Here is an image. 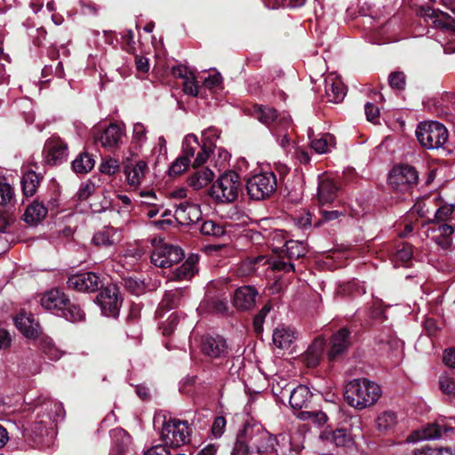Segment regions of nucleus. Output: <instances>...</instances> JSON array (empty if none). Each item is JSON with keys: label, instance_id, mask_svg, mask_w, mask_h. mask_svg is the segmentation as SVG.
<instances>
[{"label": "nucleus", "instance_id": "nucleus-8", "mask_svg": "<svg viewBox=\"0 0 455 455\" xmlns=\"http://www.w3.org/2000/svg\"><path fill=\"white\" fill-rule=\"evenodd\" d=\"M184 258V252L179 246L164 244L156 248L150 256L151 262L159 267H170Z\"/></svg>", "mask_w": 455, "mask_h": 455}, {"label": "nucleus", "instance_id": "nucleus-10", "mask_svg": "<svg viewBox=\"0 0 455 455\" xmlns=\"http://www.w3.org/2000/svg\"><path fill=\"white\" fill-rule=\"evenodd\" d=\"M125 134L124 128L111 124L105 130L95 136V143L100 145L107 150H114L119 148L122 139Z\"/></svg>", "mask_w": 455, "mask_h": 455}, {"label": "nucleus", "instance_id": "nucleus-58", "mask_svg": "<svg viewBox=\"0 0 455 455\" xmlns=\"http://www.w3.org/2000/svg\"><path fill=\"white\" fill-rule=\"evenodd\" d=\"M13 191L7 183H0V204H6L12 198Z\"/></svg>", "mask_w": 455, "mask_h": 455}, {"label": "nucleus", "instance_id": "nucleus-32", "mask_svg": "<svg viewBox=\"0 0 455 455\" xmlns=\"http://www.w3.org/2000/svg\"><path fill=\"white\" fill-rule=\"evenodd\" d=\"M336 146V140L332 134L324 133L319 138L312 139L310 141L311 148L317 154H327Z\"/></svg>", "mask_w": 455, "mask_h": 455}, {"label": "nucleus", "instance_id": "nucleus-36", "mask_svg": "<svg viewBox=\"0 0 455 455\" xmlns=\"http://www.w3.org/2000/svg\"><path fill=\"white\" fill-rule=\"evenodd\" d=\"M196 258H188L180 267L175 269L172 279L184 281L192 278L196 272Z\"/></svg>", "mask_w": 455, "mask_h": 455}, {"label": "nucleus", "instance_id": "nucleus-19", "mask_svg": "<svg viewBox=\"0 0 455 455\" xmlns=\"http://www.w3.org/2000/svg\"><path fill=\"white\" fill-rule=\"evenodd\" d=\"M347 94V90L342 81L335 75L330 74L325 78V96L330 102L339 103Z\"/></svg>", "mask_w": 455, "mask_h": 455}, {"label": "nucleus", "instance_id": "nucleus-31", "mask_svg": "<svg viewBox=\"0 0 455 455\" xmlns=\"http://www.w3.org/2000/svg\"><path fill=\"white\" fill-rule=\"evenodd\" d=\"M324 349V340L323 339H316L307 347L304 354V361L308 367H315L322 357Z\"/></svg>", "mask_w": 455, "mask_h": 455}, {"label": "nucleus", "instance_id": "nucleus-60", "mask_svg": "<svg viewBox=\"0 0 455 455\" xmlns=\"http://www.w3.org/2000/svg\"><path fill=\"white\" fill-rule=\"evenodd\" d=\"M221 83L222 77L220 73H214L204 78V86L209 89L216 88L220 86Z\"/></svg>", "mask_w": 455, "mask_h": 455}, {"label": "nucleus", "instance_id": "nucleus-28", "mask_svg": "<svg viewBox=\"0 0 455 455\" xmlns=\"http://www.w3.org/2000/svg\"><path fill=\"white\" fill-rule=\"evenodd\" d=\"M295 339V332L290 327L280 325L274 330L273 343L278 348H289L294 342Z\"/></svg>", "mask_w": 455, "mask_h": 455}, {"label": "nucleus", "instance_id": "nucleus-18", "mask_svg": "<svg viewBox=\"0 0 455 455\" xmlns=\"http://www.w3.org/2000/svg\"><path fill=\"white\" fill-rule=\"evenodd\" d=\"M250 442L259 455L273 452L276 443L272 435L261 428H258L250 437Z\"/></svg>", "mask_w": 455, "mask_h": 455}, {"label": "nucleus", "instance_id": "nucleus-41", "mask_svg": "<svg viewBox=\"0 0 455 455\" xmlns=\"http://www.w3.org/2000/svg\"><path fill=\"white\" fill-rule=\"evenodd\" d=\"M198 139L194 134H188L185 137L182 143V156L191 158L201 150Z\"/></svg>", "mask_w": 455, "mask_h": 455}, {"label": "nucleus", "instance_id": "nucleus-43", "mask_svg": "<svg viewBox=\"0 0 455 455\" xmlns=\"http://www.w3.org/2000/svg\"><path fill=\"white\" fill-rule=\"evenodd\" d=\"M62 316L72 323L80 322L84 319V313L77 305L71 304L69 301L60 311Z\"/></svg>", "mask_w": 455, "mask_h": 455}, {"label": "nucleus", "instance_id": "nucleus-33", "mask_svg": "<svg viewBox=\"0 0 455 455\" xmlns=\"http://www.w3.org/2000/svg\"><path fill=\"white\" fill-rule=\"evenodd\" d=\"M47 209L40 203L35 202L31 204L25 211L24 220L28 224L36 225L45 218Z\"/></svg>", "mask_w": 455, "mask_h": 455}, {"label": "nucleus", "instance_id": "nucleus-12", "mask_svg": "<svg viewBox=\"0 0 455 455\" xmlns=\"http://www.w3.org/2000/svg\"><path fill=\"white\" fill-rule=\"evenodd\" d=\"M67 283L69 288L78 291L93 292L99 289L101 281L95 273L85 272L71 275Z\"/></svg>", "mask_w": 455, "mask_h": 455}, {"label": "nucleus", "instance_id": "nucleus-51", "mask_svg": "<svg viewBox=\"0 0 455 455\" xmlns=\"http://www.w3.org/2000/svg\"><path fill=\"white\" fill-rule=\"evenodd\" d=\"M389 85L396 90H403L405 86V75L403 72H393L388 77Z\"/></svg>", "mask_w": 455, "mask_h": 455}, {"label": "nucleus", "instance_id": "nucleus-40", "mask_svg": "<svg viewBox=\"0 0 455 455\" xmlns=\"http://www.w3.org/2000/svg\"><path fill=\"white\" fill-rule=\"evenodd\" d=\"M285 252L290 259H297L307 253L306 245L299 241L289 240L284 243Z\"/></svg>", "mask_w": 455, "mask_h": 455}, {"label": "nucleus", "instance_id": "nucleus-20", "mask_svg": "<svg viewBox=\"0 0 455 455\" xmlns=\"http://www.w3.org/2000/svg\"><path fill=\"white\" fill-rule=\"evenodd\" d=\"M48 161L57 164L68 156V145L60 138L53 137L45 143Z\"/></svg>", "mask_w": 455, "mask_h": 455}, {"label": "nucleus", "instance_id": "nucleus-50", "mask_svg": "<svg viewBox=\"0 0 455 455\" xmlns=\"http://www.w3.org/2000/svg\"><path fill=\"white\" fill-rule=\"evenodd\" d=\"M439 387L443 393L455 395V380L447 374H443L439 379Z\"/></svg>", "mask_w": 455, "mask_h": 455}, {"label": "nucleus", "instance_id": "nucleus-25", "mask_svg": "<svg viewBox=\"0 0 455 455\" xmlns=\"http://www.w3.org/2000/svg\"><path fill=\"white\" fill-rule=\"evenodd\" d=\"M320 437L337 447H349L354 443L352 435L345 428L326 429L321 434Z\"/></svg>", "mask_w": 455, "mask_h": 455}, {"label": "nucleus", "instance_id": "nucleus-11", "mask_svg": "<svg viewBox=\"0 0 455 455\" xmlns=\"http://www.w3.org/2000/svg\"><path fill=\"white\" fill-rule=\"evenodd\" d=\"M149 172L148 165L144 160L137 162H128L124 164V174L127 184L134 188H138L145 180Z\"/></svg>", "mask_w": 455, "mask_h": 455}, {"label": "nucleus", "instance_id": "nucleus-38", "mask_svg": "<svg viewBox=\"0 0 455 455\" xmlns=\"http://www.w3.org/2000/svg\"><path fill=\"white\" fill-rule=\"evenodd\" d=\"M411 441L435 440L442 436V427L438 424H429L421 430L415 432Z\"/></svg>", "mask_w": 455, "mask_h": 455}, {"label": "nucleus", "instance_id": "nucleus-49", "mask_svg": "<svg viewBox=\"0 0 455 455\" xmlns=\"http://www.w3.org/2000/svg\"><path fill=\"white\" fill-rule=\"evenodd\" d=\"M148 130L142 123H136L132 129V142L142 145L147 140Z\"/></svg>", "mask_w": 455, "mask_h": 455}, {"label": "nucleus", "instance_id": "nucleus-2", "mask_svg": "<svg viewBox=\"0 0 455 455\" xmlns=\"http://www.w3.org/2000/svg\"><path fill=\"white\" fill-rule=\"evenodd\" d=\"M416 136L419 144L426 149H438L447 142L449 133L441 123L428 121L418 125Z\"/></svg>", "mask_w": 455, "mask_h": 455}, {"label": "nucleus", "instance_id": "nucleus-4", "mask_svg": "<svg viewBox=\"0 0 455 455\" xmlns=\"http://www.w3.org/2000/svg\"><path fill=\"white\" fill-rule=\"evenodd\" d=\"M191 433L187 421L171 419L163 425L161 436L164 445L178 448L189 442Z\"/></svg>", "mask_w": 455, "mask_h": 455}, {"label": "nucleus", "instance_id": "nucleus-15", "mask_svg": "<svg viewBox=\"0 0 455 455\" xmlns=\"http://www.w3.org/2000/svg\"><path fill=\"white\" fill-rule=\"evenodd\" d=\"M139 195L140 199L138 203L148 218H154L164 208L162 198L158 197L155 191L141 190Z\"/></svg>", "mask_w": 455, "mask_h": 455}, {"label": "nucleus", "instance_id": "nucleus-16", "mask_svg": "<svg viewBox=\"0 0 455 455\" xmlns=\"http://www.w3.org/2000/svg\"><path fill=\"white\" fill-rule=\"evenodd\" d=\"M174 217L180 225L188 226L197 222L202 217V212L198 204L183 202L177 206Z\"/></svg>", "mask_w": 455, "mask_h": 455}, {"label": "nucleus", "instance_id": "nucleus-34", "mask_svg": "<svg viewBox=\"0 0 455 455\" xmlns=\"http://www.w3.org/2000/svg\"><path fill=\"white\" fill-rule=\"evenodd\" d=\"M213 178V172L208 168H204L196 172L189 177L188 184L194 189L198 190L209 185L212 181Z\"/></svg>", "mask_w": 455, "mask_h": 455}, {"label": "nucleus", "instance_id": "nucleus-45", "mask_svg": "<svg viewBox=\"0 0 455 455\" xmlns=\"http://www.w3.org/2000/svg\"><path fill=\"white\" fill-rule=\"evenodd\" d=\"M183 91L186 94L196 97L200 93V87L195 72L189 71L188 75H184Z\"/></svg>", "mask_w": 455, "mask_h": 455}, {"label": "nucleus", "instance_id": "nucleus-1", "mask_svg": "<svg viewBox=\"0 0 455 455\" xmlns=\"http://www.w3.org/2000/svg\"><path fill=\"white\" fill-rule=\"evenodd\" d=\"M381 394L382 390L377 383L367 379H357L346 385L344 396L350 406L362 410L376 403Z\"/></svg>", "mask_w": 455, "mask_h": 455}, {"label": "nucleus", "instance_id": "nucleus-5", "mask_svg": "<svg viewBox=\"0 0 455 455\" xmlns=\"http://www.w3.org/2000/svg\"><path fill=\"white\" fill-rule=\"evenodd\" d=\"M277 181L273 172H263L248 179L246 189L251 198L264 200L270 197L276 190Z\"/></svg>", "mask_w": 455, "mask_h": 455}, {"label": "nucleus", "instance_id": "nucleus-62", "mask_svg": "<svg viewBox=\"0 0 455 455\" xmlns=\"http://www.w3.org/2000/svg\"><path fill=\"white\" fill-rule=\"evenodd\" d=\"M273 269L283 272H291L294 270V265L281 259H275L271 262Z\"/></svg>", "mask_w": 455, "mask_h": 455}, {"label": "nucleus", "instance_id": "nucleus-42", "mask_svg": "<svg viewBox=\"0 0 455 455\" xmlns=\"http://www.w3.org/2000/svg\"><path fill=\"white\" fill-rule=\"evenodd\" d=\"M200 233L206 236L220 237L225 235V228L213 220H205L200 227Z\"/></svg>", "mask_w": 455, "mask_h": 455}, {"label": "nucleus", "instance_id": "nucleus-22", "mask_svg": "<svg viewBox=\"0 0 455 455\" xmlns=\"http://www.w3.org/2000/svg\"><path fill=\"white\" fill-rule=\"evenodd\" d=\"M350 332L347 329L342 328L333 334L331 341V348L328 352L330 360H334L343 354L350 346Z\"/></svg>", "mask_w": 455, "mask_h": 455}, {"label": "nucleus", "instance_id": "nucleus-23", "mask_svg": "<svg viewBox=\"0 0 455 455\" xmlns=\"http://www.w3.org/2000/svg\"><path fill=\"white\" fill-rule=\"evenodd\" d=\"M257 291L251 286H242L234 294V305L238 309L251 308L256 302Z\"/></svg>", "mask_w": 455, "mask_h": 455}, {"label": "nucleus", "instance_id": "nucleus-7", "mask_svg": "<svg viewBox=\"0 0 455 455\" xmlns=\"http://www.w3.org/2000/svg\"><path fill=\"white\" fill-rule=\"evenodd\" d=\"M96 302L106 316L116 317L119 314L122 300L116 285L105 287L96 297Z\"/></svg>", "mask_w": 455, "mask_h": 455}, {"label": "nucleus", "instance_id": "nucleus-63", "mask_svg": "<svg viewBox=\"0 0 455 455\" xmlns=\"http://www.w3.org/2000/svg\"><path fill=\"white\" fill-rule=\"evenodd\" d=\"M44 353L51 360H59L61 357V352L55 347L51 341H46V347H44Z\"/></svg>", "mask_w": 455, "mask_h": 455}, {"label": "nucleus", "instance_id": "nucleus-61", "mask_svg": "<svg viewBox=\"0 0 455 455\" xmlns=\"http://www.w3.org/2000/svg\"><path fill=\"white\" fill-rule=\"evenodd\" d=\"M365 115L369 121L375 123L379 115V109L372 103L367 102L364 106Z\"/></svg>", "mask_w": 455, "mask_h": 455}, {"label": "nucleus", "instance_id": "nucleus-55", "mask_svg": "<svg viewBox=\"0 0 455 455\" xmlns=\"http://www.w3.org/2000/svg\"><path fill=\"white\" fill-rule=\"evenodd\" d=\"M415 455H453L452 451L448 448H430L424 447L418 450Z\"/></svg>", "mask_w": 455, "mask_h": 455}, {"label": "nucleus", "instance_id": "nucleus-54", "mask_svg": "<svg viewBox=\"0 0 455 455\" xmlns=\"http://www.w3.org/2000/svg\"><path fill=\"white\" fill-rule=\"evenodd\" d=\"M434 200L431 198H427L425 201L417 202L412 210L416 212L420 217H427V215L431 212L430 204H432Z\"/></svg>", "mask_w": 455, "mask_h": 455}, {"label": "nucleus", "instance_id": "nucleus-24", "mask_svg": "<svg viewBox=\"0 0 455 455\" xmlns=\"http://www.w3.org/2000/svg\"><path fill=\"white\" fill-rule=\"evenodd\" d=\"M454 228L451 225L441 224L437 228L427 230V236L435 240L442 249H448L452 243Z\"/></svg>", "mask_w": 455, "mask_h": 455}, {"label": "nucleus", "instance_id": "nucleus-3", "mask_svg": "<svg viewBox=\"0 0 455 455\" xmlns=\"http://www.w3.org/2000/svg\"><path fill=\"white\" fill-rule=\"evenodd\" d=\"M240 176L235 172L222 174L211 188V196L220 203H232L238 197Z\"/></svg>", "mask_w": 455, "mask_h": 455}, {"label": "nucleus", "instance_id": "nucleus-29", "mask_svg": "<svg viewBox=\"0 0 455 455\" xmlns=\"http://www.w3.org/2000/svg\"><path fill=\"white\" fill-rule=\"evenodd\" d=\"M397 424V415L392 411L379 413L375 420L376 429L384 435L392 432Z\"/></svg>", "mask_w": 455, "mask_h": 455}, {"label": "nucleus", "instance_id": "nucleus-46", "mask_svg": "<svg viewBox=\"0 0 455 455\" xmlns=\"http://www.w3.org/2000/svg\"><path fill=\"white\" fill-rule=\"evenodd\" d=\"M190 159L187 156H180L178 157L169 168V174L171 176H177L184 172L190 164Z\"/></svg>", "mask_w": 455, "mask_h": 455}, {"label": "nucleus", "instance_id": "nucleus-30", "mask_svg": "<svg viewBox=\"0 0 455 455\" xmlns=\"http://www.w3.org/2000/svg\"><path fill=\"white\" fill-rule=\"evenodd\" d=\"M291 125V119L289 116L280 117L278 123L274 124L271 128V132L279 140L282 148H286L290 145V139L288 134V128Z\"/></svg>", "mask_w": 455, "mask_h": 455}, {"label": "nucleus", "instance_id": "nucleus-48", "mask_svg": "<svg viewBox=\"0 0 455 455\" xmlns=\"http://www.w3.org/2000/svg\"><path fill=\"white\" fill-rule=\"evenodd\" d=\"M119 168L118 160L112 157L104 159L100 165V171L107 175H114L119 171Z\"/></svg>", "mask_w": 455, "mask_h": 455}, {"label": "nucleus", "instance_id": "nucleus-39", "mask_svg": "<svg viewBox=\"0 0 455 455\" xmlns=\"http://www.w3.org/2000/svg\"><path fill=\"white\" fill-rule=\"evenodd\" d=\"M38 184L39 177L35 172H27L22 176L21 186L26 196H32L36 193Z\"/></svg>", "mask_w": 455, "mask_h": 455}, {"label": "nucleus", "instance_id": "nucleus-9", "mask_svg": "<svg viewBox=\"0 0 455 455\" xmlns=\"http://www.w3.org/2000/svg\"><path fill=\"white\" fill-rule=\"evenodd\" d=\"M339 186L337 181L327 174L318 176L316 200L320 206L332 204L338 197Z\"/></svg>", "mask_w": 455, "mask_h": 455}, {"label": "nucleus", "instance_id": "nucleus-17", "mask_svg": "<svg viewBox=\"0 0 455 455\" xmlns=\"http://www.w3.org/2000/svg\"><path fill=\"white\" fill-rule=\"evenodd\" d=\"M68 302V297L58 289H52L44 292L40 299L41 306L44 309L53 311L57 315L67 306Z\"/></svg>", "mask_w": 455, "mask_h": 455}, {"label": "nucleus", "instance_id": "nucleus-47", "mask_svg": "<svg viewBox=\"0 0 455 455\" xmlns=\"http://www.w3.org/2000/svg\"><path fill=\"white\" fill-rule=\"evenodd\" d=\"M182 291L180 290L171 291L164 295L162 300L163 307H168L170 309L180 305Z\"/></svg>", "mask_w": 455, "mask_h": 455}, {"label": "nucleus", "instance_id": "nucleus-59", "mask_svg": "<svg viewBox=\"0 0 455 455\" xmlns=\"http://www.w3.org/2000/svg\"><path fill=\"white\" fill-rule=\"evenodd\" d=\"M125 287L133 294L139 295L143 291V283L134 278H127L124 280Z\"/></svg>", "mask_w": 455, "mask_h": 455}, {"label": "nucleus", "instance_id": "nucleus-56", "mask_svg": "<svg viewBox=\"0 0 455 455\" xmlns=\"http://www.w3.org/2000/svg\"><path fill=\"white\" fill-rule=\"evenodd\" d=\"M226 419L222 416L217 417L212 427V433L215 438H220L225 432Z\"/></svg>", "mask_w": 455, "mask_h": 455}, {"label": "nucleus", "instance_id": "nucleus-37", "mask_svg": "<svg viewBox=\"0 0 455 455\" xmlns=\"http://www.w3.org/2000/svg\"><path fill=\"white\" fill-rule=\"evenodd\" d=\"M95 161L88 153H81L73 162L72 168L75 172L84 174L89 172L94 166Z\"/></svg>", "mask_w": 455, "mask_h": 455}, {"label": "nucleus", "instance_id": "nucleus-13", "mask_svg": "<svg viewBox=\"0 0 455 455\" xmlns=\"http://www.w3.org/2000/svg\"><path fill=\"white\" fill-rule=\"evenodd\" d=\"M201 351L211 358H220L228 355V344L226 339L220 336H204L201 341Z\"/></svg>", "mask_w": 455, "mask_h": 455}, {"label": "nucleus", "instance_id": "nucleus-6", "mask_svg": "<svg viewBox=\"0 0 455 455\" xmlns=\"http://www.w3.org/2000/svg\"><path fill=\"white\" fill-rule=\"evenodd\" d=\"M419 175L416 169L410 165L395 166L389 173L388 183L396 191L409 192L417 185Z\"/></svg>", "mask_w": 455, "mask_h": 455}, {"label": "nucleus", "instance_id": "nucleus-26", "mask_svg": "<svg viewBox=\"0 0 455 455\" xmlns=\"http://www.w3.org/2000/svg\"><path fill=\"white\" fill-rule=\"evenodd\" d=\"M92 243L98 247L111 248L121 241L117 229L108 227L96 232L92 236Z\"/></svg>", "mask_w": 455, "mask_h": 455}, {"label": "nucleus", "instance_id": "nucleus-21", "mask_svg": "<svg viewBox=\"0 0 455 455\" xmlns=\"http://www.w3.org/2000/svg\"><path fill=\"white\" fill-rule=\"evenodd\" d=\"M14 323L19 331L27 338L36 339L39 335V323L32 315L20 313L14 318Z\"/></svg>", "mask_w": 455, "mask_h": 455}, {"label": "nucleus", "instance_id": "nucleus-35", "mask_svg": "<svg viewBox=\"0 0 455 455\" xmlns=\"http://www.w3.org/2000/svg\"><path fill=\"white\" fill-rule=\"evenodd\" d=\"M253 116L255 118H257L260 123L269 125L271 123L275 122V124H276L280 119V117L285 116L283 115H276V112L274 108L265 106H255Z\"/></svg>", "mask_w": 455, "mask_h": 455}, {"label": "nucleus", "instance_id": "nucleus-44", "mask_svg": "<svg viewBox=\"0 0 455 455\" xmlns=\"http://www.w3.org/2000/svg\"><path fill=\"white\" fill-rule=\"evenodd\" d=\"M248 429L244 430V433H240L235 443L231 455H251V450L249 442L247 440Z\"/></svg>", "mask_w": 455, "mask_h": 455}, {"label": "nucleus", "instance_id": "nucleus-57", "mask_svg": "<svg viewBox=\"0 0 455 455\" xmlns=\"http://www.w3.org/2000/svg\"><path fill=\"white\" fill-rule=\"evenodd\" d=\"M94 185L92 182H84L81 184L76 196L79 200H86L93 192H94Z\"/></svg>", "mask_w": 455, "mask_h": 455}, {"label": "nucleus", "instance_id": "nucleus-64", "mask_svg": "<svg viewBox=\"0 0 455 455\" xmlns=\"http://www.w3.org/2000/svg\"><path fill=\"white\" fill-rule=\"evenodd\" d=\"M143 455H171L164 445H156L148 449Z\"/></svg>", "mask_w": 455, "mask_h": 455}, {"label": "nucleus", "instance_id": "nucleus-53", "mask_svg": "<svg viewBox=\"0 0 455 455\" xmlns=\"http://www.w3.org/2000/svg\"><path fill=\"white\" fill-rule=\"evenodd\" d=\"M321 219L315 222V226H320L322 223L329 222L334 220L339 219L340 216L344 215L343 212L340 211H326V210H321L320 211Z\"/></svg>", "mask_w": 455, "mask_h": 455}, {"label": "nucleus", "instance_id": "nucleus-27", "mask_svg": "<svg viewBox=\"0 0 455 455\" xmlns=\"http://www.w3.org/2000/svg\"><path fill=\"white\" fill-rule=\"evenodd\" d=\"M288 393L290 394V404L294 410L307 408L312 397L311 391L304 385L288 390Z\"/></svg>", "mask_w": 455, "mask_h": 455}, {"label": "nucleus", "instance_id": "nucleus-14", "mask_svg": "<svg viewBox=\"0 0 455 455\" xmlns=\"http://www.w3.org/2000/svg\"><path fill=\"white\" fill-rule=\"evenodd\" d=\"M202 136L203 144L201 150L197 153V156L194 160V166H200L206 162L210 155L212 153L213 148L215 147V141L220 137V132L216 128L210 127L203 132Z\"/></svg>", "mask_w": 455, "mask_h": 455}, {"label": "nucleus", "instance_id": "nucleus-52", "mask_svg": "<svg viewBox=\"0 0 455 455\" xmlns=\"http://www.w3.org/2000/svg\"><path fill=\"white\" fill-rule=\"evenodd\" d=\"M412 254L413 252L411 245L403 244L402 247L396 251L395 258L398 261L406 263L412 258Z\"/></svg>", "mask_w": 455, "mask_h": 455}]
</instances>
